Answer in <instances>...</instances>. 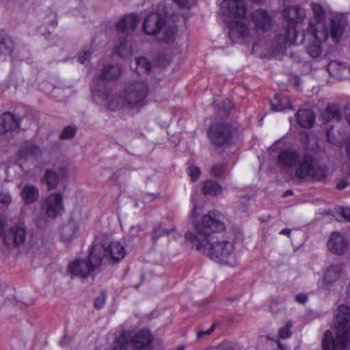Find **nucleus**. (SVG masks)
Wrapping results in <instances>:
<instances>
[{"label": "nucleus", "instance_id": "nucleus-1", "mask_svg": "<svg viewBox=\"0 0 350 350\" xmlns=\"http://www.w3.org/2000/svg\"><path fill=\"white\" fill-rule=\"evenodd\" d=\"M278 164L282 168H293V176L299 182H321L325 180L328 174L327 167L321 165L315 156L310 153L301 154L297 150L291 148L280 151Z\"/></svg>", "mask_w": 350, "mask_h": 350}, {"label": "nucleus", "instance_id": "nucleus-2", "mask_svg": "<svg viewBox=\"0 0 350 350\" xmlns=\"http://www.w3.org/2000/svg\"><path fill=\"white\" fill-rule=\"evenodd\" d=\"M334 322L336 337L334 339L332 332L327 330L322 340L323 349L347 350L350 340V308L345 305L339 306L335 312Z\"/></svg>", "mask_w": 350, "mask_h": 350}, {"label": "nucleus", "instance_id": "nucleus-3", "mask_svg": "<svg viewBox=\"0 0 350 350\" xmlns=\"http://www.w3.org/2000/svg\"><path fill=\"white\" fill-rule=\"evenodd\" d=\"M203 236L199 234L198 242L192 243L198 251L208 256L213 260L219 263L230 266L237 265L234 241H218L215 237L202 240Z\"/></svg>", "mask_w": 350, "mask_h": 350}, {"label": "nucleus", "instance_id": "nucleus-4", "mask_svg": "<svg viewBox=\"0 0 350 350\" xmlns=\"http://www.w3.org/2000/svg\"><path fill=\"white\" fill-rule=\"evenodd\" d=\"M313 16L310 18L308 31L312 37V43L307 46L308 53L313 58L319 57L322 49L321 44L325 42L329 35L325 25V13L323 7L319 3L311 4Z\"/></svg>", "mask_w": 350, "mask_h": 350}, {"label": "nucleus", "instance_id": "nucleus-5", "mask_svg": "<svg viewBox=\"0 0 350 350\" xmlns=\"http://www.w3.org/2000/svg\"><path fill=\"white\" fill-rule=\"evenodd\" d=\"M226 228L224 217L217 211H209L204 215L201 222L195 224V232H187L185 237L192 243L198 242L199 234L204 235L203 239L215 237L212 233L221 232Z\"/></svg>", "mask_w": 350, "mask_h": 350}, {"label": "nucleus", "instance_id": "nucleus-6", "mask_svg": "<svg viewBox=\"0 0 350 350\" xmlns=\"http://www.w3.org/2000/svg\"><path fill=\"white\" fill-rule=\"evenodd\" d=\"M103 249L100 245H93L88 260L76 259L69 264L68 271L72 277L88 278L92 272L100 266V255Z\"/></svg>", "mask_w": 350, "mask_h": 350}, {"label": "nucleus", "instance_id": "nucleus-7", "mask_svg": "<svg viewBox=\"0 0 350 350\" xmlns=\"http://www.w3.org/2000/svg\"><path fill=\"white\" fill-rule=\"evenodd\" d=\"M149 88L144 81L130 83L124 89L123 96L127 105L132 107H142L146 104Z\"/></svg>", "mask_w": 350, "mask_h": 350}, {"label": "nucleus", "instance_id": "nucleus-8", "mask_svg": "<svg viewBox=\"0 0 350 350\" xmlns=\"http://www.w3.org/2000/svg\"><path fill=\"white\" fill-rule=\"evenodd\" d=\"M29 233L23 221H18L3 232V242L9 247L22 248L27 245Z\"/></svg>", "mask_w": 350, "mask_h": 350}, {"label": "nucleus", "instance_id": "nucleus-9", "mask_svg": "<svg viewBox=\"0 0 350 350\" xmlns=\"http://www.w3.org/2000/svg\"><path fill=\"white\" fill-rule=\"evenodd\" d=\"M159 10H162L163 13L152 12L144 18L143 29L146 34L157 35L168 16L174 17V15L167 9L160 6Z\"/></svg>", "mask_w": 350, "mask_h": 350}, {"label": "nucleus", "instance_id": "nucleus-10", "mask_svg": "<svg viewBox=\"0 0 350 350\" xmlns=\"http://www.w3.org/2000/svg\"><path fill=\"white\" fill-rule=\"evenodd\" d=\"M208 136L214 145L218 146L226 145L232 139V126L227 123H214L208 129Z\"/></svg>", "mask_w": 350, "mask_h": 350}, {"label": "nucleus", "instance_id": "nucleus-11", "mask_svg": "<svg viewBox=\"0 0 350 350\" xmlns=\"http://www.w3.org/2000/svg\"><path fill=\"white\" fill-rule=\"evenodd\" d=\"M95 245H100L103 249L100 255V264L104 258L109 263L114 264L121 261L125 256L124 247L119 242H112L107 247L100 244Z\"/></svg>", "mask_w": 350, "mask_h": 350}, {"label": "nucleus", "instance_id": "nucleus-12", "mask_svg": "<svg viewBox=\"0 0 350 350\" xmlns=\"http://www.w3.org/2000/svg\"><path fill=\"white\" fill-rule=\"evenodd\" d=\"M220 10L222 15L235 19L243 18L246 14L245 5L242 0H224Z\"/></svg>", "mask_w": 350, "mask_h": 350}, {"label": "nucleus", "instance_id": "nucleus-13", "mask_svg": "<svg viewBox=\"0 0 350 350\" xmlns=\"http://www.w3.org/2000/svg\"><path fill=\"white\" fill-rule=\"evenodd\" d=\"M123 332L124 335L131 338L129 342L132 345L133 350L148 348L153 340L152 336L148 329H141L134 334L128 331H124Z\"/></svg>", "mask_w": 350, "mask_h": 350}, {"label": "nucleus", "instance_id": "nucleus-14", "mask_svg": "<svg viewBox=\"0 0 350 350\" xmlns=\"http://www.w3.org/2000/svg\"><path fill=\"white\" fill-rule=\"evenodd\" d=\"M305 38V32L301 34V38L298 40V33L295 27V25L288 23L282 32L278 35V44L279 47H285L287 44H298L301 43Z\"/></svg>", "mask_w": 350, "mask_h": 350}, {"label": "nucleus", "instance_id": "nucleus-15", "mask_svg": "<svg viewBox=\"0 0 350 350\" xmlns=\"http://www.w3.org/2000/svg\"><path fill=\"white\" fill-rule=\"evenodd\" d=\"M62 196L60 193H52L42 202V209L51 218L56 217L63 210Z\"/></svg>", "mask_w": 350, "mask_h": 350}, {"label": "nucleus", "instance_id": "nucleus-16", "mask_svg": "<svg viewBox=\"0 0 350 350\" xmlns=\"http://www.w3.org/2000/svg\"><path fill=\"white\" fill-rule=\"evenodd\" d=\"M226 23L228 29L229 38L232 42H236L238 39H245L248 36L249 28L242 18L230 20Z\"/></svg>", "mask_w": 350, "mask_h": 350}, {"label": "nucleus", "instance_id": "nucleus-17", "mask_svg": "<svg viewBox=\"0 0 350 350\" xmlns=\"http://www.w3.org/2000/svg\"><path fill=\"white\" fill-rule=\"evenodd\" d=\"M176 18H178L177 15H174V17L168 16L161 29L157 35L158 42H171L175 40L178 28L172 21H175Z\"/></svg>", "mask_w": 350, "mask_h": 350}, {"label": "nucleus", "instance_id": "nucleus-18", "mask_svg": "<svg viewBox=\"0 0 350 350\" xmlns=\"http://www.w3.org/2000/svg\"><path fill=\"white\" fill-rule=\"evenodd\" d=\"M327 246L328 250L336 255L345 254L348 248L347 239L340 232H334L331 234Z\"/></svg>", "mask_w": 350, "mask_h": 350}, {"label": "nucleus", "instance_id": "nucleus-19", "mask_svg": "<svg viewBox=\"0 0 350 350\" xmlns=\"http://www.w3.org/2000/svg\"><path fill=\"white\" fill-rule=\"evenodd\" d=\"M330 24V35L335 42H338L347 25V16L341 14H336L331 18Z\"/></svg>", "mask_w": 350, "mask_h": 350}, {"label": "nucleus", "instance_id": "nucleus-20", "mask_svg": "<svg viewBox=\"0 0 350 350\" xmlns=\"http://www.w3.org/2000/svg\"><path fill=\"white\" fill-rule=\"evenodd\" d=\"M23 118L10 112H5L0 116V133H5L21 128Z\"/></svg>", "mask_w": 350, "mask_h": 350}, {"label": "nucleus", "instance_id": "nucleus-21", "mask_svg": "<svg viewBox=\"0 0 350 350\" xmlns=\"http://www.w3.org/2000/svg\"><path fill=\"white\" fill-rule=\"evenodd\" d=\"M329 75L339 80L345 79L350 75V65L338 61H332L327 66Z\"/></svg>", "mask_w": 350, "mask_h": 350}, {"label": "nucleus", "instance_id": "nucleus-22", "mask_svg": "<svg viewBox=\"0 0 350 350\" xmlns=\"http://www.w3.org/2000/svg\"><path fill=\"white\" fill-rule=\"evenodd\" d=\"M284 17L288 23L295 24L296 22L301 21L306 16L304 8L295 5L291 6L284 10Z\"/></svg>", "mask_w": 350, "mask_h": 350}, {"label": "nucleus", "instance_id": "nucleus-23", "mask_svg": "<svg viewBox=\"0 0 350 350\" xmlns=\"http://www.w3.org/2000/svg\"><path fill=\"white\" fill-rule=\"evenodd\" d=\"M298 124L304 129L311 128L315 122V115L310 109H299L295 114Z\"/></svg>", "mask_w": 350, "mask_h": 350}, {"label": "nucleus", "instance_id": "nucleus-24", "mask_svg": "<svg viewBox=\"0 0 350 350\" xmlns=\"http://www.w3.org/2000/svg\"><path fill=\"white\" fill-rule=\"evenodd\" d=\"M253 19L257 29L265 31L269 30L271 26V18L265 10H256L253 14Z\"/></svg>", "mask_w": 350, "mask_h": 350}, {"label": "nucleus", "instance_id": "nucleus-25", "mask_svg": "<svg viewBox=\"0 0 350 350\" xmlns=\"http://www.w3.org/2000/svg\"><path fill=\"white\" fill-rule=\"evenodd\" d=\"M139 22V17L135 14H131L122 17L117 23V29L124 32L129 29H135Z\"/></svg>", "mask_w": 350, "mask_h": 350}, {"label": "nucleus", "instance_id": "nucleus-26", "mask_svg": "<svg viewBox=\"0 0 350 350\" xmlns=\"http://www.w3.org/2000/svg\"><path fill=\"white\" fill-rule=\"evenodd\" d=\"M21 196L25 204H31L38 200L39 190L33 185H25L21 192Z\"/></svg>", "mask_w": 350, "mask_h": 350}, {"label": "nucleus", "instance_id": "nucleus-27", "mask_svg": "<svg viewBox=\"0 0 350 350\" xmlns=\"http://www.w3.org/2000/svg\"><path fill=\"white\" fill-rule=\"evenodd\" d=\"M342 271V267L340 265H330L324 274L323 281L327 285H332L340 278Z\"/></svg>", "mask_w": 350, "mask_h": 350}, {"label": "nucleus", "instance_id": "nucleus-28", "mask_svg": "<svg viewBox=\"0 0 350 350\" xmlns=\"http://www.w3.org/2000/svg\"><path fill=\"white\" fill-rule=\"evenodd\" d=\"M121 74V68L118 65L105 66L101 74L98 77L100 81H111L116 79Z\"/></svg>", "mask_w": 350, "mask_h": 350}, {"label": "nucleus", "instance_id": "nucleus-29", "mask_svg": "<svg viewBox=\"0 0 350 350\" xmlns=\"http://www.w3.org/2000/svg\"><path fill=\"white\" fill-rule=\"evenodd\" d=\"M271 108L274 111H280L286 109H293L291 105L289 98L281 95H275V96L270 100Z\"/></svg>", "mask_w": 350, "mask_h": 350}, {"label": "nucleus", "instance_id": "nucleus-30", "mask_svg": "<svg viewBox=\"0 0 350 350\" xmlns=\"http://www.w3.org/2000/svg\"><path fill=\"white\" fill-rule=\"evenodd\" d=\"M196 3V0H163L161 7L167 9L172 15L173 8L171 5H176L179 8L190 9Z\"/></svg>", "mask_w": 350, "mask_h": 350}, {"label": "nucleus", "instance_id": "nucleus-31", "mask_svg": "<svg viewBox=\"0 0 350 350\" xmlns=\"http://www.w3.org/2000/svg\"><path fill=\"white\" fill-rule=\"evenodd\" d=\"M78 226L77 223L72 220H69L66 224L63 225L61 230V237L64 242L70 241L77 232Z\"/></svg>", "mask_w": 350, "mask_h": 350}, {"label": "nucleus", "instance_id": "nucleus-32", "mask_svg": "<svg viewBox=\"0 0 350 350\" xmlns=\"http://www.w3.org/2000/svg\"><path fill=\"white\" fill-rule=\"evenodd\" d=\"M40 152V149L31 142H25L19 149L18 156L20 159H26L29 157L35 156Z\"/></svg>", "mask_w": 350, "mask_h": 350}, {"label": "nucleus", "instance_id": "nucleus-33", "mask_svg": "<svg viewBox=\"0 0 350 350\" xmlns=\"http://www.w3.org/2000/svg\"><path fill=\"white\" fill-rule=\"evenodd\" d=\"M322 116L326 122L338 121L340 118V109L336 104H328L323 111Z\"/></svg>", "mask_w": 350, "mask_h": 350}, {"label": "nucleus", "instance_id": "nucleus-34", "mask_svg": "<svg viewBox=\"0 0 350 350\" xmlns=\"http://www.w3.org/2000/svg\"><path fill=\"white\" fill-rule=\"evenodd\" d=\"M14 42L7 33L0 30V53L12 55L14 49Z\"/></svg>", "mask_w": 350, "mask_h": 350}, {"label": "nucleus", "instance_id": "nucleus-35", "mask_svg": "<svg viewBox=\"0 0 350 350\" xmlns=\"http://www.w3.org/2000/svg\"><path fill=\"white\" fill-rule=\"evenodd\" d=\"M43 180L47 185L48 189H54L56 188L59 180V174L54 170L47 169L43 176Z\"/></svg>", "mask_w": 350, "mask_h": 350}, {"label": "nucleus", "instance_id": "nucleus-36", "mask_svg": "<svg viewBox=\"0 0 350 350\" xmlns=\"http://www.w3.org/2000/svg\"><path fill=\"white\" fill-rule=\"evenodd\" d=\"M221 191V185L213 180H206L203 183L202 192L204 195L217 196Z\"/></svg>", "mask_w": 350, "mask_h": 350}, {"label": "nucleus", "instance_id": "nucleus-37", "mask_svg": "<svg viewBox=\"0 0 350 350\" xmlns=\"http://www.w3.org/2000/svg\"><path fill=\"white\" fill-rule=\"evenodd\" d=\"M136 72L138 75L148 74L151 70V64L148 59L141 57L135 59Z\"/></svg>", "mask_w": 350, "mask_h": 350}, {"label": "nucleus", "instance_id": "nucleus-38", "mask_svg": "<svg viewBox=\"0 0 350 350\" xmlns=\"http://www.w3.org/2000/svg\"><path fill=\"white\" fill-rule=\"evenodd\" d=\"M129 337L124 335L122 332L116 338V345L112 350H133L132 345L129 344Z\"/></svg>", "mask_w": 350, "mask_h": 350}, {"label": "nucleus", "instance_id": "nucleus-39", "mask_svg": "<svg viewBox=\"0 0 350 350\" xmlns=\"http://www.w3.org/2000/svg\"><path fill=\"white\" fill-rule=\"evenodd\" d=\"M108 107L112 111H115L122 107L124 103V98H122L118 96H113L111 98H108Z\"/></svg>", "mask_w": 350, "mask_h": 350}, {"label": "nucleus", "instance_id": "nucleus-40", "mask_svg": "<svg viewBox=\"0 0 350 350\" xmlns=\"http://www.w3.org/2000/svg\"><path fill=\"white\" fill-rule=\"evenodd\" d=\"M211 174L215 178L223 179L226 178V169L223 163H217L211 169Z\"/></svg>", "mask_w": 350, "mask_h": 350}, {"label": "nucleus", "instance_id": "nucleus-41", "mask_svg": "<svg viewBox=\"0 0 350 350\" xmlns=\"http://www.w3.org/2000/svg\"><path fill=\"white\" fill-rule=\"evenodd\" d=\"M174 228L172 229H165L162 228L160 225L154 227L152 234V240L153 242H155L159 237L163 235L168 234L170 232H172Z\"/></svg>", "mask_w": 350, "mask_h": 350}, {"label": "nucleus", "instance_id": "nucleus-42", "mask_svg": "<svg viewBox=\"0 0 350 350\" xmlns=\"http://www.w3.org/2000/svg\"><path fill=\"white\" fill-rule=\"evenodd\" d=\"M77 133V127L75 126L68 125L66 126L59 135L62 139H71Z\"/></svg>", "mask_w": 350, "mask_h": 350}, {"label": "nucleus", "instance_id": "nucleus-43", "mask_svg": "<svg viewBox=\"0 0 350 350\" xmlns=\"http://www.w3.org/2000/svg\"><path fill=\"white\" fill-rule=\"evenodd\" d=\"M117 53L120 56H125L126 55L130 54L131 52V46L126 40H122L120 42V44L116 48Z\"/></svg>", "mask_w": 350, "mask_h": 350}, {"label": "nucleus", "instance_id": "nucleus-44", "mask_svg": "<svg viewBox=\"0 0 350 350\" xmlns=\"http://www.w3.org/2000/svg\"><path fill=\"white\" fill-rule=\"evenodd\" d=\"M345 152L347 157L348 163L343 165L342 170L347 177L350 178V138L345 144Z\"/></svg>", "mask_w": 350, "mask_h": 350}, {"label": "nucleus", "instance_id": "nucleus-45", "mask_svg": "<svg viewBox=\"0 0 350 350\" xmlns=\"http://www.w3.org/2000/svg\"><path fill=\"white\" fill-rule=\"evenodd\" d=\"M12 198L9 192H0V208L9 206Z\"/></svg>", "mask_w": 350, "mask_h": 350}, {"label": "nucleus", "instance_id": "nucleus-46", "mask_svg": "<svg viewBox=\"0 0 350 350\" xmlns=\"http://www.w3.org/2000/svg\"><path fill=\"white\" fill-rule=\"evenodd\" d=\"M188 170H189V175L192 181L196 180L199 178L200 174H201V171H200V168L195 167V166L189 167L188 168Z\"/></svg>", "mask_w": 350, "mask_h": 350}, {"label": "nucleus", "instance_id": "nucleus-47", "mask_svg": "<svg viewBox=\"0 0 350 350\" xmlns=\"http://www.w3.org/2000/svg\"><path fill=\"white\" fill-rule=\"evenodd\" d=\"M106 301V295L102 293L100 295L97 297L94 300V307L96 309H100L103 307Z\"/></svg>", "mask_w": 350, "mask_h": 350}, {"label": "nucleus", "instance_id": "nucleus-48", "mask_svg": "<svg viewBox=\"0 0 350 350\" xmlns=\"http://www.w3.org/2000/svg\"><path fill=\"white\" fill-rule=\"evenodd\" d=\"M215 328V325L213 324L211 327L206 330H199L197 332V337L198 339H204L206 336L211 335Z\"/></svg>", "mask_w": 350, "mask_h": 350}, {"label": "nucleus", "instance_id": "nucleus-49", "mask_svg": "<svg viewBox=\"0 0 350 350\" xmlns=\"http://www.w3.org/2000/svg\"><path fill=\"white\" fill-rule=\"evenodd\" d=\"M291 327V324L288 323L286 326L280 329L279 336L282 338H286L291 336L290 328Z\"/></svg>", "mask_w": 350, "mask_h": 350}, {"label": "nucleus", "instance_id": "nucleus-50", "mask_svg": "<svg viewBox=\"0 0 350 350\" xmlns=\"http://www.w3.org/2000/svg\"><path fill=\"white\" fill-rule=\"evenodd\" d=\"M91 55V53L89 51H85L83 52V55H80L78 56L79 62L82 64H86L89 62V58Z\"/></svg>", "mask_w": 350, "mask_h": 350}, {"label": "nucleus", "instance_id": "nucleus-51", "mask_svg": "<svg viewBox=\"0 0 350 350\" xmlns=\"http://www.w3.org/2000/svg\"><path fill=\"white\" fill-rule=\"evenodd\" d=\"M340 214L347 221H350V208H342Z\"/></svg>", "mask_w": 350, "mask_h": 350}, {"label": "nucleus", "instance_id": "nucleus-52", "mask_svg": "<svg viewBox=\"0 0 350 350\" xmlns=\"http://www.w3.org/2000/svg\"><path fill=\"white\" fill-rule=\"evenodd\" d=\"M295 299L300 304H304L308 300V296L305 294H298L296 295Z\"/></svg>", "mask_w": 350, "mask_h": 350}, {"label": "nucleus", "instance_id": "nucleus-53", "mask_svg": "<svg viewBox=\"0 0 350 350\" xmlns=\"http://www.w3.org/2000/svg\"><path fill=\"white\" fill-rule=\"evenodd\" d=\"M232 106V103L230 100H225L224 101V106H223V109L225 111V113H228L230 111V110L231 109Z\"/></svg>", "mask_w": 350, "mask_h": 350}, {"label": "nucleus", "instance_id": "nucleus-54", "mask_svg": "<svg viewBox=\"0 0 350 350\" xmlns=\"http://www.w3.org/2000/svg\"><path fill=\"white\" fill-rule=\"evenodd\" d=\"M217 350H235V349L232 345L221 344L217 347Z\"/></svg>", "mask_w": 350, "mask_h": 350}, {"label": "nucleus", "instance_id": "nucleus-55", "mask_svg": "<svg viewBox=\"0 0 350 350\" xmlns=\"http://www.w3.org/2000/svg\"><path fill=\"white\" fill-rule=\"evenodd\" d=\"M345 118L348 122H350V105H347L344 109Z\"/></svg>", "mask_w": 350, "mask_h": 350}, {"label": "nucleus", "instance_id": "nucleus-56", "mask_svg": "<svg viewBox=\"0 0 350 350\" xmlns=\"http://www.w3.org/2000/svg\"><path fill=\"white\" fill-rule=\"evenodd\" d=\"M349 185V183L346 180H341L336 185V188L338 189H344Z\"/></svg>", "mask_w": 350, "mask_h": 350}, {"label": "nucleus", "instance_id": "nucleus-57", "mask_svg": "<svg viewBox=\"0 0 350 350\" xmlns=\"http://www.w3.org/2000/svg\"><path fill=\"white\" fill-rule=\"evenodd\" d=\"M327 138L328 142H329L330 143L335 145L336 144L337 141L334 138L332 137L331 131L329 130L327 131Z\"/></svg>", "mask_w": 350, "mask_h": 350}, {"label": "nucleus", "instance_id": "nucleus-58", "mask_svg": "<svg viewBox=\"0 0 350 350\" xmlns=\"http://www.w3.org/2000/svg\"><path fill=\"white\" fill-rule=\"evenodd\" d=\"M139 231H141V228L139 227H132L130 231V234L132 237H134L137 235Z\"/></svg>", "mask_w": 350, "mask_h": 350}, {"label": "nucleus", "instance_id": "nucleus-59", "mask_svg": "<svg viewBox=\"0 0 350 350\" xmlns=\"http://www.w3.org/2000/svg\"><path fill=\"white\" fill-rule=\"evenodd\" d=\"M199 208L195 205L193 206V211H192V213H191V217H197V216L198 215V211Z\"/></svg>", "mask_w": 350, "mask_h": 350}, {"label": "nucleus", "instance_id": "nucleus-60", "mask_svg": "<svg viewBox=\"0 0 350 350\" xmlns=\"http://www.w3.org/2000/svg\"><path fill=\"white\" fill-rule=\"evenodd\" d=\"M5 223V219L2 217L0 216V234L3 232V229L4 228Z\"/></svg>", "mask_w": 350, "mask_h": 350}, {"label": "nucleus", "instance_id": "nucleus-61", "mask_svg": "<svg viewBox=\"0 0 350 350\" xmlns=\"http://www.w3.org/2000/svg\"><path fill=\"white\" fill-rule=\"evenodd\" d=\"M280 234L289 236L291 234V230L289 228H284L281 230Z\"/></svg>", "mask_w": 350, "mask_h": 350}, {"label": "nucleus", "instance_id": "nucleus-62", "mask_svg": "<svg viewBox=\"0 0 350 350\" xmlns=\"http://www.w3.org/2000/svg\"><path fill=\"white\" fill-rule=\"evenodd\" d=\"M68 338L66 336H64V338L62 339V340L60 342V345L62 347H64L68 344Z\"/></svg>", "mask_w": 350, "mask_h": 350}, {"label": "nucleus", "instance_id": "nucleus-63", "mask_svg": "<svg viewBox=\"0 0 350 350\" xmlns=\"http://www.w3.org/2000/svg\"><path fill=\"white\" fill-rule=\"evenodd\" d=\"M293 195V191L291 190H287L286 191H285L283 194V197L286 198V197H288L289 196H292Z\"/></svg>", "mask_w": 350, "mask_h": 350}, {"label": "nucleus", "instance_id": "nucleus-64", "mask_svg": "<svg viewBox=\"0 0 350 350\" xmlns=\"http://www.w3.org/2000/svg\"><path fill=\"white\" fill-rule=\"evenodd\" d=\"M177 350H184V348L183 347H180L178 348Z\"/></svg>", "mask_w": 350, "mask_h": 350}]
</instances>
